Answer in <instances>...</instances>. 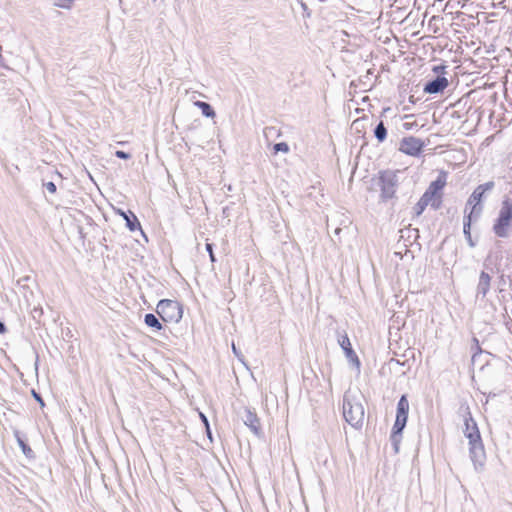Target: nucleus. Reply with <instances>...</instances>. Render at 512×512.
I'll return each mask as SVG.
<instances>
[{
    "mask_svg": "<svg viewBox=\"0 0 512 512\" xmlns=\"http://www.w3.org/2000/svg\"><path fill=\"white\" fill-rule=\"evenodd\" d=\"M471 350L473 351L472 362L475 363L477 357L482 353V349L479 345V340L476 337L473 338V345L471 346Z\"/></svg>",
    "mask_w": 512,
    "mask_h": 512,
    "instance_id": "5701e85b",
    "label": "nucleus"
},
{
    "mask_svg": "<svg viewBox=\"0 0 512 512\" xmlns=\"http://www.w3.org/2000/svg\"><path fill=\"white\" fill-rule=\"evenodd\" d=\"M376 186L380 190V200L382 202L395 198L399 186L398 171L380 170L376 177Z\"/></svg>",
    "mask_w": 512,
    "mask_h": 512,
    "instance_id": "f03ea898",
    "label": "nucleus"
},
{
    "mask_svg": "<svg viewBox=\"0 0 512 512\" xmlns=\"http://www.w3.org/2000/svg\"><path fill=\"white\" fill-rule=\"evenodd\" d=\"M74 0H56L54 5L63 9H71L73 6Z\"/></svg>",
    "mask_w": 512,
    "mask_h": 512,
    "instance_id": "b1692460",
    "label": "nucleus"
},
{
    "mask_svg": "<svg viewBox=\"0 0 512 512\" xmlns=\"http://www.w3.org/2000/svg\"><path fill=\"white\" fill-rule=\"evenodd\" d=\"M512 227V199L505 198L493 225V232L499 238H507Z\"/></svg>",
    "mask_w": 512,
    "mask_h": 512,
    "instance_id": "7ed1b4c3",
    "label": "nucleus"
},
{
    "mask_svg": "<svg viewBox=\"0 0 512 512\" xmlns=\"http://www.w3.org/2000/svg\"><path fill=\"white\" fill-rule=\"evenodd\" d=\"M244 424L250 428V430L257 436L261 434L260 421L256 413L248 408L244 409V415L242 416Z\"/></svg>",
    "mask_w": 512,
    "mask_h": 512,
    "instance_id": "f8f14e48",
    "label": "nucleus"
},
{
    "mask_svg": "<svg viewBox=\"0 0 512 512\" xmlns=\"http://www.w3.org/2000/svg\"><path fill=\"white\" fill-rule=\"evenodd\" d=\"M273 150L275 153H278V152L288 153L290 148L286 142H279V143L274 144Z\"/></svg>",
    "mask_w": 512,
    "mask_h": 512,
    "instance_id": "393cba45",
    "label": "nucleus"
},
{
    "mask_svg": "<svg viewBox=\"0 0 512 512\" xmlns=\"http://www.w3.org/2000/svg\"><path fill=\"white\" fill-rule=\"evenodd\" d=\"M232 349H233L234 354H235L236 356H238V352H237L236 347H235V345H234V344L232 345Z\"/></svg>",
    "mask_w": 512,
    "mask_h": 512,
    "instance_id": "4c0bfd02",
    "label": "nucleus"
},
{
    "mask_svg": "<svg viewBox=\"0 0 512 512\" xmlns=\"http://www.w3.org/2000/svg\"><path fill=\"white\" fill-rule=\"evenodd\" d=\"M156 312L164 322H179L183 314L179 302L170 299L160 300Z\"/></svg>",
    "mask_w": 512,
    "mask_h": 512,
    "instance_id": "20e7f679",
    "label": "nucleus"
},
{
    "mask_svg": "<svg viewBox=\"0 0 512 512\" xmlns=\"http://www.w3.org/2000/svg\"><path fill=\"white\" fill-rule=\"evenodd\" d=\"M121 215L126 221V226L130 231L141 230V225L137 217L129 211V214L121 212Z\"/></svg>",
    "mask_w": 512,
    "mask_h": 512,
    "instance_id": "dca6fc26",
    "label": "nucleus"
},
{
    "mask_svg": "<svg viewBox=\"0 0 512 512\" xmlns=\"http://www.w3.org/2000/svg\"><path fill=\"white\" fill-rule=\"evenodd\" d=\"M31 393H32V396L34 397V399L40 404L41 407L45 406L43 398L41 397V395L39 393H37L34 389L31 391Z\"/></svg>",
    "mask_w": 512,
    "mask_h": 512,
    "instance_id": "c85d7f7f",
    "label": "nucleus"
},
{
    "mask_svg": "<svg viewBox=\"0 0 512 512\" xmlns=\"http://www.w3.org/2000/svg\"><path fill=\"white\" fill-rule=\"evenodd\" d=\"M464 422H465L464 434L468 438L469 442H472L475 440H480L481 435H480L479 429L477 427V424L474 421V419L469 411V407H466V415L464 417Z\"/></svg>",
    "mask_w": 512,
    "mask_h": 512,
    "instance_id": "9d476101",
    "label": "nucleus"
},
{
    "mask_svg": "<svg viewBox=\"0 0 512 512\" xmlns=\"http://www.w3.org/2000/svg\"><path fill=\"white\" fill-rule=\"evenodd\" d=\"M449 82L448 79L444 76H437L436 78L429 80L424 85V92L428 94H437L442 92L447 86Z\"/></svg>",
    "mask_w": 512,
    "mask_h": 512,
    "instance_id": "9b49d317",
    "label": "nucleus"
},
{
    "mask_svg": "<svg viewBox=\"0 0 512 512\" xmlns=\"http://www.w3.org/2000/svg\"><path fill=\"white\" fill-rule=\"evenodd\" d=\"M6 325L4 322L0 321V334H4L6 332Z\"/></svg>",
    "mask_w": 512,
    "mask_h": 512,
    "instance_id": "473e14b6",
    "label": "nucleus"
},
{
    "mask_svg": "<svg viewBox=\"0 0 512 512\" xmlns=\"http://www.w3.org/2000/svg\"><path fill=\"white\" fill-rule=\"evenodd\" d=\"M425 146V143L414 136L404 137L399 146V151L409 156H419Z\"/></svg>",
    "mask_w": 512,
    "mask_h": 512,
    "instance_id": "6e6552de",
    "label": "nucleus"
},
{
    "mask_svg": "<svg viewBox=\"0 0 512 512\" xmlns=\"http://www.w3.org/2000/svg\"><path fill=\"white\" fill-rule=\"evenodd\" d=\"M337 335H338V339H337L338 344L343 349L346 358L352 364H354L357 368H359L360 367L359 358L352 348V345H351V342H350V339H349L347 333L345 331H343V332L337 331Z\"/></svg>",
    "mask_w": 512,
    "mask_h": 512,
    "instance_id": "1a4fd4ad",
    "label": "nucleus"
},
{
    "mask_svg": "<svg viewBox=\"0 0 512 512\" xmlns=\"http://www.w3.org/2000/svg\"><path fill=\"white\" fill-rule=\"evenodd\" d=\"M429 204L431 205V202L428 201L425 197L421 196V198L419 199V201L415 204V206L413 208L415 214L417 216L421 215L423 213V211L425 210V208Z\"/></svg>",
    "mask_w": 512,
    "mask_h": 512,
    "instance_id": "4be33fe9",
    "label": "nucleus"
},
{
    "mask_svg": "<svg viewBox=\"0 0 512 512\" xmlns=\"http://www.w3.org/2000/svg\"><path fill=\"white\" fill-rule=\"evenodd\" d=\"M195 105L201 110L202 114L205 116V117H208V118H213L215 117V111L213 109V107L207 103V102H204V101H197L195 103Z\"/></svg>",
    "mask_w": 512,
    "mask_h": 512,
    "instance_id": "6ab92c4d",
    "label": "nucleus"
},
{
    "mask_svg": "<svg viewBox=\"0 0 512 512\" xmlns=\"http://www.w3.org/2000/svg\"><path fill=\"white\" fill-rule=\"evenodd\" d=\"M200 418H201V421L204 424L205 428H208V425H209L208 418L203 413H200Z\"/></svg>",
    "mask_w": 512,
    "mask_h": 512,
    "instance_id": "2f4dec72",
    "label": "nucleus"
},
{
    "mask_svg": "<svg viewBox=\"0 0 512 512\" xmlns=\"http://www.w3.org/2000/svg\"><path fill=\"white\" fill-rule=\"evenodd\" d=\"M491 277L485 271H482L479 276V282L477 285V295H481L484 298L490 289Z\"/></svg>",
    "mask_w": 512,
    "mask_h": 512,
    "instance_id": "4468645a",
    "label": "nucleus"
},
{
    "mask_svg": "<svg viewBox=\"0 0 512 512\" xmlns=\"http://www.w3.org/2000/svg\"><path fill=\"white\" fill-rule=\"evenodd\" d=\"M301 6H302L304 11H306L308 9L307 5L304 2H301Z\"/></svg>",
    "mask_w": 512,
    "mask_h": 512,
    "instance_id": "e433bc0d",
    "label": "nucleus"
},
{
    "mask_svg": "<svg viewBox=\"0 0 512 512\" xmlns=\"http://www.w3.org/2000/svg\"><path fill=\"white\" fill-rule=\"evenodd\" d=\"M403 127H404V129L409 130V129H411L412 124H410V123H404V124H403Z\"/></svg>",
    "mask_w": 512,
    "mask_h": 512,
    "instance_id": "c9c22d12",
    "label": "nucleus"
},
{
    "mask_svg": "<svg viewBox=\"0 0 512 512\" xmlns=\"http://www.w3.org/2000/svg\"><path fill=\"white\" fill-rule=\"evenodd\" d=\"M144 322L145 324L148 326V327H151L155 330H161L163 328L161 322L159 321V319L156 317V315L152 314V313H147L145 316H144Z\"/></svg>",
    "mask_w": 512,
    "mask_h": 512,
    "instance_id": "f3484780",
    "label": "nucleus"
},
{
    "mask_svg": "<svg viewBox=\"0 0 512 512\" xmlns=\"http://www.w3.org/2000/svg\"><path fill=\"white\" fill-rule=\"evenodd\" d=\"M494 187V182L489 181L484 184L478 185L473 193L470 195L467 204L473 205L472 209L469 213L475 215V219H477L481 213L482 208L479 206L485 192L490 191Z\"/></svg>",
    "mask_w": 512,
    "mask_h": 512,
    "instance_id": "423d86ee",
    "label": "nucleus"
},
{
    "mask_svg": "<svg viewBox=\"0 0 512 512\" xmlns=\"http://www.w3.org/2000/svg\"><path fill=\"white\" fill-rule=\"evenodd\" d=\"M0 68H5V69L8 68V66H6V64L4 62V58L2 55V46H0Z\"/></svg>",
    "mask_w": 512,
    "mask_h": 512,
    "instance_id": "7c9ffc66",
    "label": "nucleus"
},
{
    "mask_svg": "<svg viewBox=\"0 0 512 512\" xmlns=\"http://www.w3.org/2000/svg\"><path fill=\"white\" fill-rule=\"evenodd\" d=\"M447 182V173L441 171L437 178L430 183L424 194L422 195L431 202L433 209H438L441 204L442 190Z\"/></svg>",
    "mask_w": 512,
    "mask_h": 512,
    "instance_id": "39448f33",
    "label": "nucleus"
},
{
    "mask_svg": "<svg viewBox=\"0 0 512 512\" xmlns=\"http://www.w3.org/2000/svg\"><path fill=\"white\" fill-rule=\"evenodd\" d=\"M409 402L406 395H402L397 403L396 419L408 420Z\"/></svg>",
    "mask_w": 512,
    "mask_h": 512,
    "instance_id": "2eb2a0df",
    "label": "nucleus"
},
{
    "mask_svg": "<svg viewBox=\"0 0 512 512\" xmlns=\"http://www.w3.org/2000/svg\"><path fill=\"white\" fill-rule=\"evenodd\" d=\"M374 137L379 143H382L386 140L387 128L385 127L383 121H380L374 128Z\"/></svg>",
    "mask_w": 512,
    "mask_h": 512,
    "instance_id": "a211bd4d",
    "label": "nucleus"
},
{
    "mask_svg": "<svg viewBox=\"0 0 512 512\" xmlns=\"http://www.w3.org/2000/svg\"><path fill=\"white\" fill-rule=\"evenodd\" d=\"M115 156L119 159H124V160H127V159H130L131 158V155L130 153L128 152H125V151H122V150H117L115 152Z\"/></svg>",
    "mask_w": 512,
    "mask_h": 512,
    "instance_id": "bb28decb",
    "label": "nucleus"
},
{
    "mask_svg": "<svg viewBox=\"0 0 512 512\" xmlns=\"http://www.w3.org/2000/svg\"><path fill=\"white\" fill-rule=\"evenodd\" d=\"M406 424H407V421H405L403 419H395L394 425L392 427L391 436H390V439L394 446L395 452H398V450H399V444L401 442L402 432H403Z\"/></svg>",
    "mask_w": 512,
    "mask_h": 512,
    "instance_id": "ddd939ff",
    "label": "nucleus"
},
{
    "mask_svg": "<svg viewBox=\"0 0 512 512\" xmlns=\"http://www.w3.org/2000/svg\"><path fill=\"white\" fill-rule=\"evenodd\" d=\"M469 455L477 472L483 470L486 454L482 439L469 442Z\"/></svg>",
    "mask_w": 512,
    "mask_h": 512,
    "instance_id": "0eeeda50",
    "label": "nucleus"
},
{
    "mask_svg": "<svg viewBox=\"0 0 512 512\" xmlns=\"http://www.w3.org/2000/svg\"><path fill=\"white\" fill-rule=\"evenodd\" d=\"M206 429V433H207V436L210 440H212V434H211V430H210V425H208V428H205Z\"/></svg>",
    "mask_w": 512,
    "mask_h": 512,
    "instance_id": "f704fd0d",
    "label": "nucleus"
},
{
    "mask_svg": "<svg viewBox=\"0 0 512 512\" xmlns=\"http://www.w3.org/2000/svg\"><path fill=\"white\" fill-rule=\"evenodd\" d=\"M364 407L357 395L350 391L343 396V416L345 421L353 428L359 429L364 423Z\"/></svg>",
    "mask_w": 512,
    "mask_h": 512,
    "instance_id": "f257e3e1",
    "label": "nucleus"
},
{
    "mask_svg": "<svg viewBox=\"0 0 512 512\" xmlns=\"http://www.w3.org/2000/svg\"><path fill=\"white\" fill-rule=\"evenodd\" d=\"M205 247H206V251L209 254L210 261L212 263L216 262V257H215L214 251H213V244L212 243H206Z\"/></svg>",
    "mask_w": 512,
    "mask_h": 512,
    "instance_id": "a878e982",
    "label": "nucleus"
},
{
    "mask_svg": "<svg viewBox=\"0 0 512 512\" xmlns=\"http://www.w3.org/2000/svg\"><path fill=\"white\" fill-rule=\"evenodd\" d=\"M473 216L474 215H472V213H468V214L464 215V219H463V233H464L465 238L471 237L470 230H471V223H472Z\"/></svg>",
    "mask_w": 512,
    "mask_h": 512,
    "instance_id": "412c9836",
    "label": "nucleus"
},
{
    "mask_svg": "<svg viewBox=\"0 0 512 512\" xmlns=\"http://www.w3.org/2000/svg\"><path fill=\"white\" fill-rule=\"evenodd\" d=\"M15 437L17 439V443L20 446L23 454L27 457L33 456V450L29 447V445L20 437L19 432H15Z\"/></svg>",
    "mask_w": 512,
    "mask_h": 512,
    "instance_id": "aec40b11",
    "label": "nucleus"
},
{
    "mask_svg": "<svg viewBox=\"0 0 512 512\" xmlns=\"http://www.w3.org/2000/svg\"><path fill=\"white\" fill-rule=\"evenodd\" d=\"M43 186H44V187H45V188H46L50 193H52V194H53V193H55V192H56V190H57V187H56L55 183H54V182H52V181L45 182V183L43 184Z\"/></svg>",
    "mask_w": 512,
    "mask_h": 512,
    "instance_id": "cd10ccee",
    "label": "nucleus"
},
{
    "mask_svg": "<svg viewBox=\"0 0 512 512\" xmlns=\"http://www.w3.org/2000/svg\"><path fill=\"white\" fill-rule=\"evenodd\" d=\"M446 70V66L445 65H439V66H434L433 67V71L435 73H444Z\"/></svg>",
    "mask_w": 512,
    "mask_h": 512,
    "instance_id": "c756f323",
    "label": "nucleus"
},
{
    "mask_svg": "<svg viewBox=\"0 0 512 512\" xmlns=\"http://www.w3.org/2000/svg\"><path fill=\"white\" fill-rule=\"evenodd\" d=\"M466 240H467V242H468L470 247H474L475 246V243L472 240V236L471 237H467Z\"/></svg>",
    "mask_w": 512,
    "mask_h": 512,
    "instance_id": "72a5a7b5",
    "label": "nucleus"
}]
</instances>
